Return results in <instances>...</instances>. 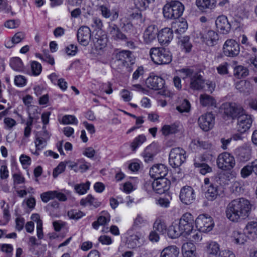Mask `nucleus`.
<instances>
[{
    "instance_id": "23",
    "label": "nucleus",
    "mask_w": 257,
    "mask_h": 257,
    "mask_svg": "<svg viewBox=\"0 0 257 257\" xmlns=\"http://www.w3.org/2000/svg\"><path fill=\"white\" fill-rule=\"evenodd\" d=\"M221 192V187L218 186L215 182H212L208 187V189L205 192V197L208 200L213 201L218 196L220 195Z\"/></svg>"
},
{
    "instance_id": "15",
    "label": "nucleus",
    "mask_w": 257,
    "mask_h": 257,
    "mask_svg": "<svg viewBox=\"0 0 257 257\" xmlns=\"http://www.w3.org/2000/svg\"><path fill=\"white\" fill-rule=\"evenodd\" d=\"M77 40L79 43L84 46L88 45L91 38V30L87 26H81L77 31Z\"/></svg>"
},
{
    "instance_id": "32",
    "label": "nucleus",
    "mask_w": 257,
    "mask_h": 257,
    "mask_svg": "<svg viewBox=\"0 0 257 257\" xmlns=\"http://www.w3.org/2000/svg\"><path fill=\"white\" fill-rule=\"evenodd\" d=\"M92 41L94 47L97 50H102L105 48L107 44V39L105 36H100L96 34L92 38Z\"/></svg>"
},
{
    "instance_id": "34",
    "label": "nucleus",
    "mask_w": 257,
    "mask_h": 257,
    "mask_svg": "<svg viewBox=\"0 0 257 257\" xmlns=\"http://www.w3.org/2000/svg\"><path fill=\"white\" fill-rule=\"evenodd\" d=\"M200 103L203 106H216V101L211 96L204 93L200 95Z\"/></svg>"
},
{
    "instance_id": "40",
    "label": "nucleus",
    "mask_w": 257,
    "mask_h": 257,
    "mask_svg": "<svg viewBox=\"0 0 257 257\" xmlns=\"http://www.w3.org/2000/svg\"><path fill=\"white\" fill-rule=\"evenodd\" d=\"M178 123L175 122L170 125H164L162 128V134L165 136L174 134L178 132Z\"/></svg>"
},
{
    "instance_id": "59",
    "label": "nucleus",
    "mask_w": 257,
    "mask_h": 257,
    "mask_svg": "<svg viewBox=\"0 0 257 257\" xmlns=\"http://www.w3.org/2000/svg\"><path fill=\"white\" fill-rule=\"evenodd\" d=\"M36 56L42 60V62L47 63L49 64H54V59L49 54H45L43 56H41L40 54H36Z\"/></svg>"
},
{
    "instance_id": "31",
    "label": "nucleus",
    "mask_w": 257,
    "mask_h": 257,
    "mask_svg": "<svg viewBox=\"0 0 257 257\" xmlns=\"http://www.w3.org/2000/svg\"><path fill=\"white\" fill-rule=\"evenodd\" d=\"M179 253V248L175 245H171L163 249L160 257H178Z\"/></svg>"
},
{
    "instance_id": "46",
    "label": "nucleus",
    "mask_w": 257,
    "mask_h": 257,
    "mask_svg": "<svg viewBox=\"0 0 257 257\" xmlns=\"http://www.w3.org/2000/svg\"><path fill=\"white\" fill-rule=\"evenodd\" d=\"M137 9L145 10L154 0H133Z\"/></svg>"
},
{
    "instance_id": "17",
    "label": "nucleus",
    "mask_w": 257,
    "mask_h": 257,
    "mask_svg": "<svg viewBox=\"0 0 257 257\" xmlns=\"http://www.w3.org/2000/svg\"><path fill=\"white\" fill-rule=\"evenodd\" d=\"M158 28L154 24L149 26L143 34L144 41L146 44H150L155 40L158 35Z\"/></svg>"
},
{
    "instance_id": "26",
    "label": "nucleus",
    "mask_w": 257,
    "mask_h": 257,
    "mask_svg": "<svg viewBox=\"0 0 257 257\" xmlns=\"http://www.w3.org/2000/svg\"><path fill=\"white\" fill-rule=\"evenodd\" d=\"M244 232L249 238H257V221H248L244 228Z\"/></svg>"
},
{
    "instance_id": "30",
    "label": "nucleus",
    "mask_w": 257,
    "mask_h": 257,
    "mask_svg": "<svg viewBox=\"0 0 257 257\" xmlns=\"http://www.w3.org/2000/svg\"><path fill=\"white\" fill-rule=\"evenodd\" d=\"M101 214L96 221L92 223V226L95 229H97L99 225H105L110 221V216L107 212L102 211Z\"/></svg>"
},
{
    "instance_id": "12",
    "label": "nucleus",
    "mask_w": 257,
    "mask_h": 257,
    "mask_svg": "<svg viewBox=\"0 0 257 257\" xmlns=\"http://www.w3.org/2000/svg\"><path fill=\"white\" fill-rule=\"evenodd\" d=\"M115 62L119 64H124L125 63L134 64L135 63V57L133 53L128 50H123L114 54Z\"/></svg>"
},
{
    "instance_id": "41",
    "label": "nucleus",
    "mask_w": 257,
    "mask_h": 257,
    "mask_svg": "<svg viewBox=\"0 0 257 257\" xmlns=\"http://www.w3.org/2000/svg\"><path fill=\"white\" fill-rule=\"evenodd\" d=\"M246 234L244 232L235 230L232 233V237L234 243L237 244H243L246 241Z\"/></svg>"
},
{
    "instance_id": "47",
    "label": "nucleus",
    "mask_w": 257,
    "mask_h": 257,
    "mask_svg": "<svg viewBox=\"0 0 257 257\" xmlns=\"http://www.w3.org/2000/svg\"><path fill=\"white\" fill-rule=\"evenodd\" d=\"M146 140V137L143 135H139L136 137L131 144V148L133 151H135L136 149L140 146Z\"/></svg>"
},
{
    "instance_id": "5",
    "label": "nucleus",
    "mask_w": 257,
    "mask_h": 257,
    "mask_svg": "<svg viewBox=\"0 0 257 257\" xmlns=\"http://www.w3.org/2000/svg\"><path fill=\"white\" fill-rule=\"evenodd\" d=\"M217 165L218 167L225 171L231 170L235 165V160L234 157L227 152L220 154L217 159Z\"/></svg>"
},
{
    "instance_id": "18",
    "label": "nucleus",
    "mask_w": 257,
    "mask_h": 257,
    "mask_svg": "<svg viewBox=\"0 0 257 257\" xmlns=\"http://www.w3.org/2000/svg\"><path fill=\"white\" fill-rule=\"evenodd\" d=\"M146 84L149 88L158 90L163 88L165 81L157 76H150L146 79Z\"/></svg>"
},
{
    "instance_id": "27",
    "label": "nucleus",
    "mask_w": 257,
    "mask_h": 257,
    "mask_svg": "<svg viewBox=\"0 0 257 257\" xmlns=\"http://www.w3.org/2000/svg\"><path fill=\"white\" fill-rule=\"evenodd\" d=\"M216 0H196V4L198 8L202 12H206L207 10H212L216 6Z\"/></svg>"
},
{
    "instance_id": "39",
    "label": "nucleus",
    "mask_w": 257,
    "mask_h": 257,
    "mask_svg": "<svg viewBox=\"0 0 257 257\" xmlns=\"http://www.w3.org/2000/svg\"><path fill=\"white\" fill-rule=\"evenodd\" d=\"M179 44L182 49H184L186 53L190 52L191 50L192 45L190 42V37L188 36L180 37L179 38Z\"/></svg>"
},
{
    "instance_id": "56",
    "label": "nucleus",
    "mask_w": 257,
    "mask_h": 257,
    "mask_svg": "<svg viewBox=\"0 0 257 257\" xmlns=\"http://www.w3.org/2000/svg\"><path fill=\"white\" fill-rule=\"evenodd\" d=\"M35 144L37 150H42L46 147L47 142L42 138L37 137L35 139Z\"/></svg>"
},
{
    "instance_id": "57",
    "label": "nucleus",
    "mask_w": 257,
    "mask_h": 257,
    "mask_svg": "<svg viewBox=\"0 0 257 257\" xmlns=\"http://www.w3.org/2000/svg\"><path fill=\"white\" fill-rule=\"evenodd\" d=\"M54 191H49L41 194V198L43 202L47 203L50 200L54 199Z\"/></svg>"
},
{
    "instance_id": "13",
    "label": "nucleus",
    "mask_w": 257,
    "mask_h": 257,
    "mask_svg": "<svg viewBox=\"0 0 257 257\" xmlns=\"http://www.w3.org/2000/svg\"><path fill=\"white\" fill-rule=\"evenodd\" d=\"M196 35L198 38H200L202 42L209 46H213L218 40V34L212 30H209L207 32H199Z\"/></svg>"
},
{
    "instance_id": "48",
    "label": "nucleus",
    "mask_w": 257,
    "mask_h": 257,
    "mask_svg": "<svg viewBox=\"0 0 257 257\" xmlns=\"http://www.w3.org/2000/svg\"><path fill=\"white\" fill-rule=\"evenodd\" d=\"M128 17L131 20H136L137 23H142L144 21L142 13L138 10L128 14Z\"/></svg>"
},
{
    "instance_id": "51",
    "label": "nucleus",
    "mask_w": 257,
    "mask_h": 257,
    "mask_svg": "<svg viewBox=\"0 0 257 257\" xmlns=\"http://www.w3.org/2000/svg\"><path fill=\"white\" fill-rule=\"evenodd\" d=\"M177 28L175 30V33L181 34L185 32L188 28V24L186 21L184 20L179 21L177 23Z\"/></svg>"
},
{
    "instance_id": "52",
    "label": "nucleus",
    "mask_w": 257,
    "mask_h": 257,
    "mask_svg": "<svg viewBox=\"0 0 257 257\" xmlns=\"http://www.w3.org/2000/svg\"><path fill=\"white\" fill-rule=\"evenodd\" d=\"M147 223V220L144 218L141 215H138L134 219L133 227L140 228Z\"/></svg>"
},
{
    "instance_id": "21",
    "label": "nucleus",
    "mask_w": 257,
    "mask_h": 257,
    "mask_svg": "<svg viewBox=\"0 0 257 257\" xmlns=\"http://www.w3.org/2000/svg\"><path fill=\"white\" fill-rule=\"evenodd\" d=\"M173 38V31L168 28H165L158 32V39L162 45H167Z\"/></svg>"
},
{
    "instance_id": "25",
    "label": "nucleus",
    "mask_w": 257,
    "mask_h": 257,
    "mask_svg": "<svg viewBox=\"0 0 257 257\" xmlns=\"http://www.w3.org/2000/svg\"><path fill=\"white\" fill-rule=\"evenodd\" d=\"M99 10L104 18H110L111 21H115L118 18L119 11L117 9L110 10L106 6L102 5L99 7Z\"/></svg>"
},
{
    "instance_id": "35",
    "label": "nucleus",
    "mask_w": 257,
    "mask_h": 257,
    "mask_svg": "<svg viewBox=\"0 0 257 257\" xmlns=\"http://www.w3.org/2000/svg\"><path fill=\"white\" fill-rule=\"evenodd\" d=\"M80 203L82 206L89 205L90 206H93L95 208L99 207L101 204L96 198H94L91 194L88 195L85 198L82 199L80 200Z\"/></svg>"
},
{
    "instance_id": "6",
    "label": "nucleus",
    "mask_w": 257,
    "mask_h": 257,
    "mask_svg": "<svg viewBox=\"0 0 257 257\" xmlns=\"http://www.w3.org/2000/svg\"><path fill=\"white\" fill-rule=\"evenodd\" d=\"M196 228L203 232H208L211 231L214 226L212 218L205 214L199 215L195 221Z\"/></svg>"
},
{
    "instance_id": "20",
    "label": "nucleus",
    "mask_w": 257,
    "mask_h": 257,
    "mask_svg": "<svg viewBox=\"0 0 257 257\" xmlns=\"http://www.w3.org/2000/svg\"><path fill=\"white\" fill-rule=\"evenodd\" d=\"M151 58L155 64H169L170 59L168 61H165V55L163 54L158 48H152L150 51Z\"/></svg>"
},
{
    "instance_id": "29",
    "label": "nucleus",
    "mask_w": 257,
    "mask_h": 257,
    "mask_svg": "<svg viewBox=\"0 0 257 257\" xmlns=\"http://www.w3.org/2000/svg\"><path fill=\"white\" fill-rule=\"evenodd\" d=\"M168 235L170 238H176L181 235H184V233L181 229L179 224L173 223L167 229Z\"/></svg>"
},
{
    "instance_id": "7",
    "label": "nucleus",
    "mask_w": 257,
    "mask_h": 257,
    "mask_svg": "<svg viewBox=\"0 0 257 257\" xmlns=\"http://www.w3.org/2000/svg\"><path fill=\"white\" fill-rule=\"evenodd\" d=\"M194 220L193 215L190 213H185L181 217L179 225L181 230L184 233V236L191 234L193 230Z\"/></svg>"
},
{
    "instance_id": "54",
    "label": "nucleus",
    "mask_w": 257,
    "mask_h": 257,
    "mask_svg": "<svg viewBox=\"0 0 257 257\" xmlns=\"http://www.w3.org/2000/svg\"><path fill=\"white\" fill-rule=\"evenodd\" d=\"M61 123H62L64 124H76L78 123V121L74 115H65L62 117Z\"/></svg>"
},
{
    "instance_id": "14",
    "label": "nucleus",
    "mask_w": 257,
    "mask_h": 257,
    "mask_svg": "<svg viewBox=\"0 0 257 257\" xmlns=\"http://www.w3.org/2000/svg\"><path fill=\"white\" fill-rule=\"evenodd\" d=\"M179 197L182 203L190 204L195 200L194 191L190 186H184L181 189Z\"/></svg>"
},
{
    "instance_id": "28",
    "label": "nucleus",
    "mask_w": 257,
    "mask_h": 257,
    "mask_svg": "<svg viewBox=\"0 0 257 257\" xmlns=\"http://www.w3.org/2000/svg\"><path fill=\"white\" fill-rule=\"evenodd\" d=\"M144 241V236L140 232H137L135 234L131 235L129 237L128 244L133 248L137 246H139Z\"/></svg>"
},
{
    "instance_id": "4",
    "label": "nucleus",
    "mask_w": 257,
    "mask_h": 257,
    "mask_svg": "<svg viewBox=\"0 0 257 257\" xmlns=\"http://www.w3.org/2000/svg\"><path fill=\"white\" fill-rule=\"evenodd\" d=\"M186 157V152L183 149L173 148L169 154V162L173 168H177L185 161Z\"/></svg>"
},
{
    "instance_id": "44",
    "label": "nucleus",
    "mask_w": 257,
    "mask_h": 257,
    "mask_svg": "<svg viewBox=\"0 0 257 257\" xmlns=\"http://www.w3.org/2000/svg\"><path fill=\"white\" fill-rule=\"evenodd\" d=\"M252 173H253V170L251 163H248L240 170L241 177L244 179L248 178Z\"/></svg>"
},
{
    "instance_id": "42",
    "label": "nucleus",
    "mask_w": 257,
    "mask_h": 257,
    "mask_svg": "<svg viewBox=\"0 0 257 257\" xmlns=\"http://www.w3.org/2000/svg\"><path fill=\"white\" fill-rule=\"evenodd\" d=\"M248 74V69L242 65H237L234 68V75L237 78L245 77Z\"/></svg>"
},
{
    "instance_id": "10",
    "label": "nucleus",
    "mask_w": 257,
    "mask_h": 257,
    "mask_svg": "<svg viewBox=\"0 0 257 257\" xmlns=\"http://www.w3.org/2000/svg\"><path fill=\"white\" fill-rule=\"evenodd\" d=\"M215 118L212 113H206L201 115L198 119L200 127L204 131L207 132L211 129L214 124Z\"/></svg>"
},
{
    "instance_id": "62",
    "label": "nucleus",
    "mask_w": 257,
    "mask_h": 257,
    "mask_svg": "<svg viewBox=\"0 0 257 257\" xmlns=\"http://www.w3.org/2000/svg\"><path fill=\"white\" fill-rule=\"evenodd\" d=\"M25 38V34L22 32H19L15 34L12 39L13 44H18L21 42Z\"/></svg>"
},
{
    "instance_id": "2",
    "label": "nucleus",
    "mask_w": 257,
    "mask_h": 257,
    "mask_svg": "<svg viewBox=\"0 0 257 257\" xmlns=\"http://www.w3.org/2000/svg\"><path fill=\"white\" fill-rule=\"evenodd\" d=\"M184 11V5L177 0L167 3L163 9L164 17L167 19L179 18L182 15Z\"/></svg>"
},
{
    "instance_id": "43",
    "label": "nucleus",
    "mask_w": 257,
    "mask_h": 257,
    "mask_svg": "<svg viewBox=\"0 0 257 257\" xmlns=\"http://www.w3.org/2000/svg\"><path fill=\"white\" fill-rule=\"evenodd\" d=\"M90 183L87 181L85 183L77 184L75 186L74 188L77 193L80 195H83L86 193L89 189Z\"/></svg>"
},
{
    "instance_id": "45",
    "label": "nucleus",
    "mask_w": 257,
    "mask_h": 257,
    "mask_svg": "<svg viewBox=\"0 0 257 257\" xmlns=\"http://www.w3.org/2000/svg\"><path fill=\"white\" fill-rule=\"evenodd\" d=\"M152 145L148 146L142 153V156L144 158L145 161L147 163L151 162L153 160L154 154L152 152Z\"/></svg>"
},
{
    "instance_id": "9",
    "label": "nucleus",
    "mask_w": 257,
    "mask_h": 257,
    "mask_svg": "<svg viewBox=\"0 0 257 257\" xmlns=\"http://www.w3.org/2000/svg\"><path fill=\"white\" fill-rule=\"evenodd\" d=\"M239 52V45L235 40L229 39L226 41L223 47V53L225 56L233 57L238 55Z\"/></svg>"
},
{
    "instance_id": "19",
    "label": "nucleus",
    "mask_w": 257,
    "mask_h": 257,
    "mask_svg": "<svg viewBox=\"0 0 257 257\" xmlns=\"http://www.w3.org/2000/svg\"><path fill=\"white\" fill-rule=\"evenodd\" d=\"M168 169L163 164L154 165L150 170V176L154 179L165 178L168 174Z\"/></svg>"
},
{
    "instance_id": "8",
    "label": "nucleus",
    "mask_w": 257,
    "mask_h": 257,
    "mask_svg": "<svg viewBox=\"0 0 257 257\" xmlns=\"http://www.w3.org/2000/svg\"><path fill=\"white\" fill-rule=\"evenodd\" d=\"M223 106L224 113L233 119H238L244 113L243 108L235 103H226Z\"/></svg>"
},
{
    "instance_id": "60",
    "label": "nucleus",
    "mask_w": 257,
    "mask_h": 257,
    "mask_svg": "<svg viewBox=\"0 0 257 257\" xmlns=\"http://www.w3.org/2000/svg\"><path fill=\"white\" fill-rule=\"evenodd\" d=\"M14 82L16 85L22 87L26 85L27 79L24 76L17 75L15 76Z\"/></svg>"
},
{
    "instance_id": "36",
    "label": "nucleus",
    "mask_w": 257,
    "mask_h": 257,
    "mask_svg": "<svg viewBox=\"0 0 257 257\" xmlns=\"http://www.w3.org/2000/svg\"><path fill=\"white\" fill-rule=\"evenodd\" d=\"M250 82L246 80H240L235 84V88L239 92L248 94L251 89Z\"/></svg>"
},
{
    "instance_id": "16",
    "label": "nucleus",
    "mask_w": 257,
    "mask_h": 257,
    "mask_svg": "<svg viewBox=\"0 0 257 257\" xmlns=\"http://www.w3.org/2000/svg\"><path fill=\"white\" fill-rule=\"evenodd\" d=\"M252 118L249 115L244 113L237 119L236 128L238 132L243 133L247 131L251 126Z\"/></svg>"
},
{
    "instance_id": "50",
    "label": "nucleus",
    "mask_w": 257,
    "mask_h": 257,
    "mask_svg": "<svg viewBox=\"0 0 257 257\" xmlns=\"http://www.w3.org/2000/svg\"><path fill=\"white\" fill-rule=\"evenodd\" d=\"M27 73L30 75L38 76L42 71L41 65H28Z\"/></svg>"
},
{
    "instance_id": "53",
    "label": "nucleus",
    "mask_w": 257,
    "mask_h": 257,
    "mask_svg": "<svg viewBox=\"0 0 257 257\" xmlns=\"http://www.w3.org/2000/svg\"><path fill=\"white\" fill-rule=\"evenodd\" d=\"M177 110H178L181 113L184 112H188L190 109V104L189 101L186 99H184L182 103L177 106Z\"/></svg>"
},
{
    "instance_id": "58",
    "label": "nucleus",
    "mask_w": 257,
    "mask_h": 257,
    "mask_svg": "<svg viewBox=\"0 0 257 257\" xmlns=\"http://www.w3.org/2000/svg\"><path fill=\"white\" fill-rule=\"evenodd\" d=\"M195 166L197 167H200V173L202 175H205L207 173L211 172L212 169L207 164L205 163L200 164L195 163Z\"/></svg>"
},
{
    "instance_id": "64",
    "label": "nucleus",
    "mask_w": 257,
    "mask_h": 257,
    "mask_svg": "<svg viewBox=\"0 0 257 257\" xmlns=\"http://www.w3.org/2000/svg\"><path fill=\"white\" fill-rule=\"evenodd\" d=\"M188 244H184L182 246L183 255L184 257H194L195 256L194 250L188 249Z\"/></svg>"
},
{
    "instance_id": "63",
    "label": "nucleus",
    "mask_w": 257,
    "mask_h": 257,
    "mask_svg": "<svg viewBox=\"0 0 257 257\" xmlns=\"http://www.w3.org/2000/svg\"><path fill=\"white\" fill-rule=\"evenodd\" d=\"M66 167V164L64 162H61L58 166L55 168L53 172L54 178H56L59 174L64 171Z\"/></svg>"
},
{
    "instance_id": "11",
    "label": "nucleus",
    "mask_w": 257,
    "mask_h": 257,
    "mask_svg": "<svg viewBox=\"0 0 257 257\" xmlns=\"http://www.w3.org/2000/svg\"><path fill=\"white\" fill-rule=\"evenodd\" d=\"M170 181L166 178L155 179L151 186L157 193L162 194L168 191L170 186Z\"/></svg>"
},
{
    "instance_id": "37",
    "label": "nucleus",
    "mask_w": 257,
    "mask_h": 257,
    "mask_svg": "<svg viewBox=\"0 0 257 257\" xmlns=\"http://www.w3.org/2000/svg\"><path fill=\"white\" fill-rule=\"evenodd\" d=\"M220 251V246L215 241H208L206 244V251L208 254L212 255H216Z\"/></svg>"
},
{
    "instance_id": "49",
    "label": "nucleus",
    "mask_w": 257,
    "mask_h": 257,
    "mask_svg": "<svg viewBox=\"0 0 257 257\" xmlns=\"http://www.w3.org/2000/svg\"><path fill=\"white\" fill-rule=\"evenodd\" d=\"M67 215L70 219L77 220L83 217L84 214L79 210L71 209L68 211Z\"/></svg>"
},
{
    "instance_id": "33",
    "label": "nucleus",
    "mask_w": 257,
    "mask_h": 257,
    "mask_svg": "<svg viewBox=\"0 0 257 257\" xmlns=\"http://www.w3.org/2000/svg\"><path fill=\"white\" fill-rule=\"evenodd\" d=\"M237 155L241 161H247L251 157V149L248 147H241L238 149Z\"/></svg>"
},
{
    "instance_id": "1",
    "label": "nucleus",
    "mask_w": 257,
    "mask_h": 257,
    "mask_svg": "<svg viewBox=\"0 0 257 257\" xmlns=\"http://www.w3.org/2000/svg\"><path fill=\"white\" fill-rule=\"evenodd\" d=\"M251 209L250 202L243 198L231 201L225 210L226 217L232 222H238L249 216Z\"/></svg>"
},
{
    "instance_id": "22",
    "label": "nucleus",
    "mask_w": 257,
    "mask_h": 257,
    "mask_svg": "<svg viewBox=\"0 0 257 257\" xmlns=\"http://www.w3.org/2000/svg\"><path fill=\"white\" fill-rule=\"evenodd\" d=\"M215 24L218 30L222 34H227L230 30L231 25L227 17L224 16H219L215 21Z\"/></svg>"
},
{
    "instance_id": "24",
    "label": "nucleus",
    "mask_w": 257,
    "mask_h": 257,
    "mask_svg": "<svg viewBox=\"0 0 257 257\" xmlns=\"http://www.w3.org/2000/svg\"><path fill=\"white\" fill-rule=\"evenodd\" d=\"M108 33L115 40H123L126 39L125 35L120 31L118 26L112 22L108 23Z\"/></svg>"
},
{
    "instance_id": "55",
    "label": "nucleus",
    "mask_w": 257,
    "mask_h": 257,
    "mask_svg": "<svg viewBox=\"0 0 257 257\" xmlns=\"http://www.w3.org/2000/svg\"><path fill=\"white\" fill-rule=\"evenodd\" d=\"M202 231H200V230H194V231H192L191 232L190 236L189 239L193 242H198L201 241L202 239Z\"/></svg>"
},
{
    "instance_id": "38",
    "label": "nucleus",
    "mask_w": 257,
    "mask_h": 257,
    "mask_svg": "<svg viewBox=\"0 0 257 257\" xmlns=\"http://www.w3.org/2000/svg\"><path fill=\"white\" fill-rule=\"evenodd\" d=\"M153 229L160 234H164L167 232V225L165 222L160 218H157L154 222Z\"/></svg>"
},
{
    "instance_id": "3",
    "label": "nucleus",
    "mask_w": 257,
    "mask_h": 257,
    "mask_svg": "<svg viewBox=\"0 0 257 257\" xmlns=\"http://www.w3.org/2000/svg\"><path fill=\"white\" fill-rule=\"evenodd\" d=\"M181 72L190 77V87L191 89L198 90L204 88L205 80L200 72H194L190 69H182Z\"/></svg>"
},
{
    "instance_id": "61",
    "label": "nucleus",
    "mask_w": 257,
    "mask_h": 257,
    "mask_svg": "<svg viewBox=\"0 0 257 257\" xmlns=\"http://www.w3.org/2000/svg\"><path fill=\"white\" fill-rule=\"evenodd\" d=\"M77 51V47L74 44H70L65 49V52L69 56L75 55Z\"/></svg>"
}]
</instances>
